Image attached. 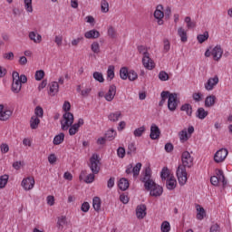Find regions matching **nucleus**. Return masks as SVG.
Masks as SVG:
<instances>
[{
	"instance_id": "nucleus-1",
	"label": "nucleus",
	"mask_w": 232,
	"mask_h": 232,
	"mask_svg": "<svg viewBox=\"0 0 232 232\" xmlns=\"http://www.w3.org/2000/svg\"><path fill=\"white\" fill-rule=\"evenodd\" d=\"M141 182L144 183L145 189L150 191V197H160L163 193V188L160 185H157L153 179H151V169L150 167H146L141 178Z\"/></svg>"
},
{
	"instance_id": "nucleus-2",
	"label": "nucleus",
	"mask_w": 232,
	"mask_h": 232,
	"mask_svg": "<svg viewBox=\"0 0 232 232\" xmlns=\"http://www.w3.org/2000/svg\"><path fill=\"white\" fill-rule=\"evenodd\" d=\"M182 165H179L177 169V178L179 186H184L188 182V171L186 168L193 166V157L188 151H184L181 155Z\"/></svg>"
},
{
	"instance_id": "nucleus-3",
	"label": "nucleus",
	"mask_w": 232,
	"mask_h": 232,
	"mask_svg": "<svg viewBox=\"0 0 232 232\" xmlns=\"http://www.w3.org/2000/svg\"><path fill=\"white\" fill-rule=\"evenodd\" d=\"M210 182L212 186H226L227 182L226 181L224 171L216 169V175L210 178Z\"/></svg>"
},
{
	"instance_id": "nucleus-4",
	"label": "nucleus",
	"mask_w": 232,
	"mask_h": 232,
	"mask_svg": "<svg viewBox=\"0 0 232 232\" xmlns=\"http://www.w3.org/2000/svg\"><path fill=\"white\" fill-rule=\"evenodd\" d=\"M89 168L94 175L101 171V159L99 154H92L89 160Z\"/></svg>"
},
{
	"instance_id": "nucleus-5",
	"label": "nucleus",
	"mask_w": 232,
	"mask_h": 232,
	"mask_svg": "<svg viewBox=\"0 0 232 232\" xmlns=\"http://www.w3.org/2000/svg\"><path fill=\"white\" fill-rule=\"evenodd\" d=\"M73 114L72 112H64L61 120V129L63 131H68L70 126L73 124Z\"/></svg>"
},
{
	"instance_id": "nucleus-6",
	"label": "nucleus",
	"mask_w": 232,
	"mask_h": 232,
	"mask_svg": "<svg viewBox=\"0 0 232 232\" xmlns=\"http://www.w3.org/2000/svg\"><path fill=\"white\" fill-rule=\"evenodd\" d=\"M195 133V127L189 126L188 129H183L181 131L179 132V138L182 144L184 142H188L189 139H191V135Z\"/></svg>"
},
{
	"instance_id": "nucleus-7",
	"label": "nucleus",
	"mask_w": 232,
	"mask_h": 232,
	"mask_svg": "<svg viewBox=\"0 0 232 232\" xmlns=\"http://www.w3.org/2000/svg\"><path fill=\"white\" fill-rule=\"evenodd\" d=\"M21 186L24 191H32L35 188V179L34 176L24 178Z\"/></svg>"
},
{
	"instance_id": "nucleus-8",
	"label": "nucleus",
	"mask_w": 232,
	"mask_h": 232,
	"mask_svg": "<svg viewBox=\"0 0 232 232\" xmlns=\"http://www.w3.org/2000/svg\"><path fill=\"white\" fill-rule=\"evenodd\" d=\"M153 15L158 24L160 26H162V24H164V5H158L156 6Z\"/></svg>"
},
{
	"instance_id": "nucleus-9",
	"label": "nucleus",
	"mask_w": 232,
	"mask_h": 232,
	"mask_svg": "<svg viewBox=\"0 0 232 232\" xmlns=\"http://www.w3.org/2000/svg\"><path fill=\"white\" fill-rule=\"evenodd\" d=\"M177 93H171L169 92L168 110H169V111H175L179 107V100H177Z\"/></svg>"
},
{
	"instance_id": "nucleus-10",
	"label": "nucleus",
	"mask_w": 232,
	"mask_h": 232,
	"mask_svg": "<svg viewBox=\"0 0 232 232\" xmlns=\"http://www.w3.org/2000/svg\"><path fill=\"white\" fill-rule=\"evenodd\" d=\"M12 77H13V83L11 87L12 92L19 93V92H21V88H23V85L21 84V81H19V72H13Z\"/></svg>"
},
{
	"instance_id": "nucleus-11",
	"label": "nucleus",
	"mask_w": 232,
	"mask_h": 232,
	"mask_svg": "<svg viewBox=\"0 0 232 232\" xmlns=\"http://www.w3.org/2000/svg\"><path fill=\"white\" fill-rule=\"evenodd\" d=\"M219 81L220 80L218 79V75L210 77L204 84L205 90H207V92H213V90H215V86L218 84Z\"/></svg>"
},
{
	"instance_id": "nucleus-12",
	"label": "nucleus",
	"mask_w": 232,
	"mask_h": 232,
	"mask_svg": "<svg viewBox=\"0 0 232 232\" xmlns=\"http://www.w3.org/2000/svg\"><path fill=\"white\" fill-rule=\"evenodd\" d=\"M12 110H10L8 107H5V105L0 104V121L3 122L8 121L10 117H12Z\"/></svg>"
},
{
	"instance_id": "nucleus-13",
	"label": "nucleus",
	"mask_w": 232,
	"mask_h": 232,
	"mask_svg": "<svg viewBox=\"0 0 232 232\" xmlns=\"http://www.w3.org/2000/svg\"><path fill=\"white\" fill-rule=\"evenodd\" d=\"M228 151L227 149H220L218 150L214 155V160L217 162V164H220V162H224L226 160V158L227 157Z\"/></svg>"
},
{
	"instance_id": "nucleus-14",
	"label": "nucleus",
	"mask_w": 232,
	"mask_h": 232,
	"mask_svg": "<svg viewBox=\"0 0 232 232\" xmlns=\"http://www.w3.org/2000/svg\"><path fill=\"white\" fill-rule=\"evenodd\" d=\"M84 125V120L82 118H80L78 120V121L74 124H72L69 127V135H71L72 137V135H77V133H79V129L81 128V126Z\"/></svg>"
},
{
	"instance_id": "nucleus-15",
	"label": "nucleus",
	"mask_w": 232,
	"mask_h": 232,
	"mask_svg": "<svg viewBox=\"0 0 232 232\" xmlns=\"http://www.w3.org/2000/svg\"><path fill=\"white\" fill-rule=\"evenodd\" d=\"M222 55H224V49H222V46L216 45L214 48H212V58L214 61L218 63V61L222 59Z\"/></svg>"
},
{
	"instance_id": "nucleus-16",
	"label": "nucleus",
	"mask_w": 232,
	"mask_h": 232,
	"mask_svg": "<svg viewBox=\"0 0 232 232\" xmlns=\"http://www.w3.org/2000/svg\"><path fill=\"white\" fill-rule=\"evenodd\" d=\"M117 94V86L115 85H111L109 87V91L105 94L104 98L105 101H108V102H111L113 99H115V95Z\"/></svg>"
},
{
	"instance_id": "nucleus-17",
	"label": "nucleus",
	"mask_w": 232,
	"mask_h": 232,
	"mask_svg": "<svg viewBox=\"0 0 232 232\" xmlns=\"http://www.w3.org/2000/svg\"><path fill=\"white\" fill-rule=\"evenodd\" d=\"M147 208L146 205L144 204H140L138 205L136 208V217L137 218H139V220H142V218H144L147 215Z\"/></svg>"
},
{
	"instance_id": "nucleus-18",
	"label": "nucleus",
	"mask_w": 232,
	"mask_h": 232,
	"mask_svg": "<svg viewBox=\"0 0 232 232\" xmlns=\"http://www.w3.org/2000/svg\"><path fill=\"white\" fill-rule=\"evenodd\" d=\"M142 64L146 70H153L155 68V62L150 55L142 57Z\"/></svg>"
},
{
	"instance_id": "nucleus-19",
	"label": "nucleus",
	"mask_w": 232,
	"mask_h": 232,
	"mask_svg": "<svg viewBox=\"0 0 232 232\" xmlns=\"http://www.w3.org/2000/svg\"><path fill=\"white\" fill-rule=\"evenodd\" d=\"M48 88H49L48 94L51 97H55V95H57V93H59V82H51L48 84Z\"/></svg>"
},
{
	"instance_id": "nucleus-20",
	"label": "nucleus",
	"mask_w": 232,
	"mask_h": 232,
	"mask_svg": "<svg viewBox=\"0 0 232 232\" xmlns=\"http://www.w3.org/2000/svg\"><path fill=\"white\" fill-rule=\"evenodd\" d=\"M150 137L152 140H157V139H160V129L157 124L153 123L150 126Z\"/></svg>"
},
{
	"instance_id": "nucleus-21",
	"label": "nucleus",
	"mask_w": 232,
	"mask_h": 232,
	"mask_svg": "<svg viewBox=\"0 0 232 232\" xmlns=\"http://www.w3.org/2000/svg\"><path fill=\"white\" fill-rule=\"evenodd\" d=\"M80 180H84L86 182V184H92V182H93V180H95V174H93V172H92L86 176V171L82 170L80 174Z\"/></svg>"
},
{
	"instance_id": "nucleus-22",
	"label": "nucleus",
	"mask_w": 232,
	"mask_h": 232,
	"mask_svg": "<svg viewBox=\"0 0 232 232\" xmlns=\"http://www.w3.org/2000/svg\"><path fill=\"white\" fill-rule=\"evenodd\" d=\"M28 36L30 41H33V43H34L35 44H40V43H42L43 41V36L37 32L32 31L29 33Z\"/></svg>"
},
{
	"instance_id": "nucleus-23",
	"label": "nucleus",
	"mask_w": 232,
	"mask_h": 232,
	"mask_svg": "<svg viewBox=\"0 0 232 232\" xmlns=\"http://www.w3.org/2000/svg\"><path fill=\"white\" fill-rule=\"evenodd\" d=\"M56 226L58 229L63 231V229H64V226H68V218H66V216L58 217Z\"/></svg>"
},
{
	"instance_id": "nucleus-24",
	"label": "nucleus",
	"mask_w": 232,
	"mask_h": 232,
	"mask_svg": "<svg viewBox=\"0 0 232 232\" xmlns=\"http://www.w3.org/2000/svg\"><path fill=\"white\" fill-rule=\"evenodd\" d=\"M84 37L85 39H99L101 37V33L95 29H92L85 32Z\"/></svg>"
},
{
	"instance_id": "nucleus-25",
	"label": "nucleus",
	"mask_w": 232,
	"mask_h": 232,
	"mask_svg": "<svg viewBox=\"0 0 232 232\" xmlns=\"http://www.w3.org/2000/svg\"><path fill=\"white\" fill-rule=\"evenodd\" d=\"M178 35L181 43H188V31L184 27L178 28Z\"/></svg>"
},
{
	"instance_id": "nucleus-26",
	"label": "nucleus",
	"mask_w": 232,
	"mask_h": 232,
	"mask_svg": "<svg viewBox=\"0 0 232 232\" xmlns=\"http://www.w3.org/2000/svg\"><path fill=\"white\" fill-rule=\"evenodd\" d=\"M196 209H197V219L198 220H204L206 217V209L200 205H196Z\"/></svg>"
},
{
	"instance_id": "nucleus-27",
	"label": "nucleus",
	"mask_w": 232,
	"mask_h": 232,
	"mask_svg": "<svg viewBox=\"0 0 232 232\" xmlns=\"http://www.w3.org/2000/svg\"><path fill=\"white\" fill-rule=\"evenodd\" d=\"M215 102H217L216 95H209L205 99L206 108H211L212 106H215Z\"/></svg>"
},
{
	"instance_id": "nucleus-28",
	"label": "nucleus",
	"mask_w": 232,
	"mask_h": 232,
	"mask_svg": "<svg viewBox=\"0 0 232 232\" xmlns=\"http://www.w3.org/2000/svg\"><path fill=\"white\" fill-rule=\"evenodd\" d=\"M166 187L167 189H169L170 191L177 188V179H175V177L172 176L171 178L166 180Z\"/></svg>"
},
{
	"instance_id": "nucleus-29",
	"label": "nucleus",
	"mask_w": 232,
	"mask_h": 232,
	"mask_svg": "<svg viewBox=\"0 0 232 232\" xmlns=\"http://www.w3.org/2000/svg\"><path fill=\"white\" fill-rule=\"evenodd\" d=\"M64 133L63 132H60L58 135L54 136L53 140V144L54 146H59L61 144H63L64 142Z\"/></svg>"
},
{
	"instance_id": "nucleus-30",
	"label": "nucleus",
	"mask_w": 232,
	"mask_h": 232,
	"mask_svg": "<svg viewBox=\"0 0 232 232\" xmlns=\"http://www.w3.org/2000/svg\"><path fill=\"white\" fill-rule=\"evenodd\" d=\"M39 124H41V120L37 116H32L30 120L31 130H37Z\"/></svg>"
},
{
	"instance_id": "nucleus-31",
	"label": "nucleus",
	"mask_w": 232,
	"mask_h": 232,
	"mask_svg": "<svg viewBox=\"0 0 232 232\" xmlns=\"http://www.w3.org/2000/svg\"><path fill=\"white\" fill-rule=\"evenodd\" d=\"M118 188L121 189V191H126L130 188V182L125 178H122L118 182Z\"/></svg>"
},
{
	"instance_id": "nucleus-32",
	"label": "nucleus",
	"mask_w": 232,
	"mask_h": 232,
	"mask_svg": "<svg viewBox=\"0 0 232 232\" xmlns=\"http://www.w3.org/2000/svg\"><path fill=\"white\" fill-rule=\"evenodd\" d=\"M121 117L122 112H121V111H117L115 112H111V114H109L108 119L111 122H117V121H119Z\"/></svg>"
},
{
	"instance_id": "nucleus-33",
	"label": "nucleus",
	"mask_w": 232,
	"mask_h": 232,
	"mask_svg": "<svg viewBox=\"0 0 232 232\" xmlns=\"http://www.w3.org/2000/svg\"><path fill=\"white\" fill-rule=\"evenodd\" d=\"M107 35L110 39H117V30L113 25H109L107 28Z\"/></svg>"
},
{
	"instance_id": "nucleus-34",
	"label": "nucleus",
	"mask_w": 232,
	"mask_h": 232,
	"mask_svg": "<svg viewBox=\"0 0 232 232\" xmlns=\"http://www.w3.org/2000/svg\"><path fill=\"white\" fill-rule=\"evenodd\" d=\"M9 179L10 176L8 174L0 176V189H5V188H6V184H8Z\"/></svg>"
},
{
	"instance_id": "nucleus-35",
	"label": "nucleus",
	"mask_w": 232,
	"mask_h": 232,
	"mask_svg": "<svg viewBox=\"0 0 232 232\" xmlns=\"http://www.w3.org/2000/svg\"><path fill=\"white\" fill-rule=\"evenodd\" d=\"M180 111H186L187 115H188V117H191L193 113V107L189 103H185L180 107Z\"/></svg>"
},
{
	"instance_id": "nucleus-36",
	"label": "nucleus",
	"mask_w": 232,
	"mask_h": 232,
	"mask_svg": "<svg viewBox=\"0 0 232 232\" xmlns=\"http://www.w3.org/2000/svg\"><path fill=\"white\" fill-rule=\"evenodd\" d=\"M160 177L162 180H168L169 179H171L173 175L169 174L168 167H164L161 170Z\"/></svg>"
},
{
	"instance_id": "nucleus-37",
	"label": "nucleus",
	"mask_w": 232,
	"mask_h": 232,
	"mask_svg": "<svg viewBox=\"0 0 232 232\" xmlns=\"http://www.w3.org/2000/svg\"><path fill=\"white\" fill-rule=\"evenodd\" d=\"M209 115V112L206 111L204 108L200 107L197 111V117L198 119H200L201 121H204V119Z\"/></svg>"
},
{
	"instance_id": "nucleus-38",
	"label": "nucleus",
	"mask_w": 232,
	"mask_h": 232,
	"mask_svg": "<svg viewBox=\"0 0 232 232\" xmlns=\"http://www.w3.org/2000/svg\"><path fill=\"white\" fill-rule=\"evenodd\" d=\"M101 12L102 14H108L110 12V3H108V0L101 1Z\"/></svg>"
},
{
	"instance_id": "nucleus-39",
	"label": "nucleus",
	"mask_w": 232,
	"mask_h": 232,
	"mask_svg": "<svg viewBox=\"0 0 232 232\" xmlns=\"http://www.w3.org/2000/svg\"><path fill=\"white\" fill-rule=\"evenodd\" d=\"M92 208L95 211H101V198L99 197L93 198Z\"/></svg>"
},
{
	"instance_id": "nucleus-40",
	"label": "nucleus",
	"mask_w": 232,
	"mask_h": 232,
	"mask_svg": "<svg viewBox=\"0 0 232 232\" xmlns=\"http://www.w3.org/2000/svg\"><path fill=\"white\" fill-rule=\"evenodd\" d=\"M169 92L168 91L161 92L160 93L161 100L159 103V106H164V104H166V100L169 99Z\"/></svg>"
},
{
	"instance_id": "nucleus-41",
	"label": "nucleus",
	"mask_w": 232,
	"mask_h": 232,
	"mask_svg": "<svg viewBox=\"0 0 232 232\" xmlns=\"http://www.w3.org/2000/svg\"><path fill=\"white\" fill-rule=\"evenodd\" d=\"M209 39V33L205 32L203 34H198L197 36V40L199 43V44H202V43H206Z\"/></svg>"
},
{
	"instance_id": "nucleus-42",
	"label": "nucleus",
	"mask_w": 232,
	"mask_h": 232,
	"mask_svg": "<svg viewBox=\"0 0 232 232\" xmlns=\"http://www.w3.org/2000/svg\"><path fill=\"white\" fill-rule=\"evenodd\" d=\"M107 77L110 79V81H112V79L115 78V66L109 65L107 70Z\"/></svg>"
},
{
	"instance_id": "nucleus-43",
	"label": "nucleus",
	"mask_w": 232,
	"mask_h": 232,
	"mask_svg": "<svg viewBox=\"0 0 232 232\" xmlns=\"http://www.w3.org/2000/svg\"><path fill=\"white\" fill-rule=\"evenodd\" d=\"M130 71L128 70L127 67H121L120 70V77L122 79V81H126L128 79Z\"/></svg>"
},
{
	"instance_id": "nucleus-44",
	"label": "nucleus",
	"mask_w": 232,
	"mask_h": 232,
	"mask_svg": "<svg viewBox=\"0 0 232 232\" xmlns=\"http://www.w3.org/2000/svg\"><path fill=\"white\" fill-rule=\"evenodd\" d=\"M77 92H81V95L82 97H88V95H90V93H92V87H87L81 91V85H78Z\"/></svg>"
},
{
	"instance_id": "nucleus-45",
	"label": "nucleus",
	"mask_w": 232,
	"mask_h": 232,
	"mask_svg": "<svg viewBox=\"0 0 232 232\" xmlns=\"http://www.w3.org/2000/svg\"><path fill=\"white\" fill-rule=\"evenodd\" d=\"M141 168H142V163H137L135 167L132 168V173H133L134 179H137L139 177Z\"/></svg>"
},
{
	"instance_id": "nucleus-46",
	"label": "nucleus",
	"mask_w": 232,
	"mask_h": 232,
	"mask_svg": "<svg viewBox=\"0 0 232 232\" xmlns=\"http://www.w3.org/2000/svg\"><path fill=\"white\" fill-rule=\"evenodd\" d=\"M161 232H170L171 231V225L169 221H163L160 226Z\"/></svg>"
},
{
	"instance_id": "nucleus-47",
	"label": "nucleus",
	"mask_w": 232,
	"mask_h": 232,
	"mask_svg": "<svg viewBox=\"0 0 232 232\" xmlns=\"http://www.w3.org/2000/svg\"><path fill=\"white\" fill-rule=\"evenodd\" d=\"M24 5L25 11L28 14H32V12H34V6L32 5V0H24Z\"/></svg>"
},
{
	"instance_id": "nucleus-48",
	"label": "nucleus",
	"mask_w": 232,
	"mask_h": 232,
	"mask_svg": "<svg viewBox=\"0 0 232 232\" xmlns=\"http://www.w3.org/2000/svg\"><path fill=\"white\" fill-rule=\"evenodd\" d=\"M185 23L187 24V28L191 30V28H195L197 26V23L195 21H191V17H185Z\"/></svg>"
},
{
	"instance_id": "nucleus-49",
	"label": "nucleus",
	"mask_w": 232,
	"mask_h": 232,
	"mask_svg": "<svg viewBox=\"0 0 232 232\" xmlns=\"http://www.w3.org/2000/svg\"><path fill=\"white\" fill-rule=\"evenodd\" d=\"M34 114L33 117H37L38 119H43V115H44V111L41 106H37L34 109Z\"/></svg>"
},
{
	"instance_id": "nucleus-50",
	"label": "nucleus",
	"mask_w": 232,
	"mask_h": 232,
	"mask_svg": "<svg viewBox=\"0 0 232 232\" xmlns=\"http://www.w3.org/2000/svg\"><path fill=\"white\" fill-rule=\"evenodd\" d=\"M92 77L98 82H104V75H102V72H94Z\"/></svg>"
},
{
	"instance_id": "nucleus-51",
	"label": "nucleus",
	"mask_w": 232,
	"mask_h": 232,
	"mask_svg": "<svg viewBox=\"0 0 232 232\" xmlns=\"http://www.w3.org/2000/svg\"><path fill=\"white\" fill-rule=\"evenodd\" d=\"M91 50L93 53H101V45L99 44V42H93L91 44Z\"/></svg>"
},
{
	"instance_id": "nucleus-52",
	"label": "nucleus",
	"mask_w": 232,
	"mask_h": 232,
	"mask_svg": "<svg viewBox=\"0 0 232 232\" xmlns=\"http://www.w3.org/2000/svg\"><path fill=\"white\" fill-rule=\"evenodd\" d=\"M144 131H146V127L141 126L140 128H137L133 131V135H134V137H142V135L144 134Z\"/></svg>"
},
{
	"instance_id": "nucleus-53",
	"label": "nucleus",
	"mask_w": 232,
	"mask_h": 232,
	"mask_svg": "<svg viewBox=\"0 0 232 232\" xmlns=\"http://www.w3.org/2000/svg\"><path fill=\"white\" fill-rule=\"evenodd\" d=\"M138 52L139 53L143 55V57H148V55H150V53L148 52V47L144 45L138 46Z\"/></svg>"
},
{
	"instance_id": "nucleus-54",
	"label": "nucleus",
	"mask_w": 232,
	"mask_h": 232,
	"mask_svg": "<svg viewBox=\"0 0 232 232\" xmlns=\"http://www.w3.org/2000/svg\"><path fill=\"white\" fill-rule=\"evenodd\" d=\"M116 136L117 131H115L114 130H109L105 134V138L108 139L109 140H113V139H115Z\"/></svg>"
},
{
	"instance_id": "nucleus-55",
	"label": "nucleus",
	"mask_w": 232,
	"mask_h": 232,
	"mask_svg": "<svg viewBox=\"0 0 232 232\" xmlns=\"http://www.w3.org/2000/svg\"><path fill=\"white\" fill-rule=\"evenodd\" d=\"M160 81H169V74H168V72H166V71H160L159 75H158Z\"/></svg>"
},
{
	"instance_id": "nucleus-56",
	"label": "nucleus",
	"mask_w": 232,
	"mask_h": 232,
	"mask_svg": "<svg viewBox=\"0 0 232 232\" xmlns=\"http://www.w3.org/2000/svg\"><path fill=\"white\" fill-rule=\"evenodd\" d=\"M44 75H45L44 71L43 70L36 71L34 74V79L35 81H43V79H44Z\"/></svg>"
},
{
	"instance_id": "nucleus-57",
	"label": "nucleus",
	"mask_w": 232,
	"mask_h": 232,
	"mask_svg": "<svg viewBox=\"0 0 232 232\" xmlns=\"http://www.w3.org/2000/svg\"><path fill=\"white\" fill-rule=\"evenodd\" d=\"M127 79H129V81H137V79H139V74H137L135 71L130 70L129 76Z\"/></svg>"
},
{
	"instance_id": "nucleus-58",
	"label": "nucleus",
	"mask_w": 232,
	"mask_h": 232,
	"mask_svg": "<svg viewBox=\"0 0 232 232\" xmlns=\"http://www.w3.org/2000/svg\"><path fill=\"white\" fill-rule=\"evenodd\" d=\"M117 155L119 159H124V157H126V149H124L123 147H119L117 149Z\"/></svg>"
},
{
	"instance_id": "nucleus-59",
	"label": "nucleus",
	"mask_w": 232,
	"mask_h": 232,
	"mask_svg": "<svg viewBox=\"0 0 232 232\" xmlns=\"http://www.w3.org/2000/svg\"><path fill=\"white\" fill-rule=\"evenodd\" d=\"M137 151V148L135 147V143H129L127 155H131V153H135Z\"/></svg>"
},
{
	"instance_id": "nucleus-60",
	"label": "nucleus",
	"mask_w": 232,
	"mask_h": 232,
	"mask_svg": "<svg viewBox=\"0 0 232 232\" xmlns=\"http://www.w3.org/2000/svg\"><path fill=\"white\" fill-rule=\"evenodd\" d=\"M163 50L165 52V53H168V52H169L170 48H171V44H169V40L165 39L163 41Z\"/></svg>"
},
{
	"instance_id": "nucleus-61",
	"label": "nucleus",
	"mask_w": 232,
	"mask_h": 232,
	"mask_svg": "<svg viewBox=\"0 0 232 232\" xmlns=\"http://www.w3.org/2000/svg\"><path fill=\"white\" fill-rule=\"evenodd\" d=\"M0 150L3 154L8 153V151H10V147L6 143H2L0 145Z\"/></svg>"
},
{
	"instance_id": "nucleus-62",
	"label": "nucleus",
	"mask_w": 232,
	"mask_h": 232,
	"mask_svg": "<svg viewBox=\"0 0 232 232\" xmlns=\"http://www.w3.org/2000/svg\"><path fill=\"white\" fill-rule=\"evenodd\" d=\"M54 43L58 47L63 46V35H56L54 37Z\"/></svg>"
},
{
	"instance_id": "nucleus-63",
	"label": "nucleus",
	"mask_w": 232,
	"mask_h": 232,
	"mask_svg": "<svg viewBox=\"0 0 232 232\" xmlns=\"http://www.w3.org/2000/svg\"><path fill=\"white\" fill-rule=\"evenodd\" d=\"M81 210H82L83 213H88V211H90V203H88V202H83V203L82 204Z\"/></svg>"
},
{
	"instance_id": "nucleus-64",
	"label": "nucleus",
	"mask_w": 232,
	"mask_h": 232,
	"mask_svg": "<svg viewBox=\"0 0 232 232\" xmlns=\"http://www.w3.org/2000/svg\"><path fill=\"white\" fill-rule=\"evenodd\" d=\"M210 232H220V226L218 224H214L210 227Z\"/></svg>"
}]
</instances>
